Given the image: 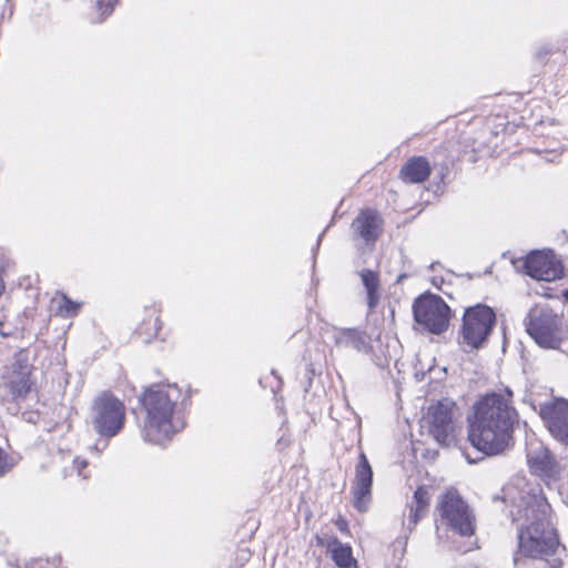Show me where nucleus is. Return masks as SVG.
I'll return each mask as SVG.
<instances>
[{
	"instance_id": "nucleus-33",
	"label": "nucleus",
	"mask_w": 568,
	"mask_h": 568,
	"mask_svg": "<svg viewBox=\"0 0 568 568\" xmlns=\"http://www.w3.org/2000/svg\"><path fill=\"white\" fill-rule=\"evenodd\" d=\"M146 325V323H143L141 326H140V333L142 332V329H144V326Z\"/></svg>"
},
{
	"instance_id": "nucleus-28",
	"label": "nucleus",
	"mask_w": 568,
	"mask_h": 568,
	"mask_svg": "<svg viewBox=\"0 0 568 568\" xmlns=\"http://www.w3.org/2000/svg\"><path fill=\"white\" fill-rule=\"evenodd\" d=\"M432 282L435 286L439 287V283H443V278L433 277Z\"/></svg>"
},
{
	"instance_id": "nucleus-29",
	"label": "nucleus",
	"mask_w": 568,
	"mask_h": 568,
	"mask_svg": "<svg viewBox=\"0 0 568 568\" xmlns=\"http://www.w3.org/2000/svg\"><path fill=\"white\" fill-rule=\"evenodd\" d=\"M8 410H11L12 414H17L19 412L18 408L8 407Z\"/></svg>"
},
{
	"instance_id": "nucleus-21",
	"label": "nucleus",
	"mask_w": 568,
	"mask_h": 568,
	"mask_svg": "<svg viewBox=\"0 0 568 568\" xmlns=\"http://www.w3.org/2000/svg\"><path fill=\"white\" fill-rule=\"evenodd\" d=\"M359 276L367 293L368 308L372 311L376 307L381 297L379 276L376 272L366 268L359 272Z\"/></svg>"
},
{
	"instance_id": "nucleus-8",
	"label": "nucleus",
	"mask_w": 568,
	"mask_h": 568,
	"mask_svg": "<svg viewBox=\"0 0 568 568\" xmlns=\"http://www.w3.org/2000/svg\"><path fill=\"white\" fill-rule=\"evenodd\" d=\"M527 332L544 348L556 349L562 341L561 320L550 308H532L529 312Z\"/></svg>"
},
{
	"instance_id": "nucleus-34",
	"label": "nucleus",
	"mask_w": 568,
	"mask_h": 568,
	"mask_svg": "<svg viewBox=\"0 0 568 568\" xmlns=\"http://www.w3.org/2000/svg\"><path fill=\"white\" fill-rule=\"evenodd\" d=\"M469 463H474L475 460L470 459L468 456H466Z\"/></svg>"
},
{
	"instance_id": "nucleus-1",
	"label": "nucleus",
	"mask_w": 568,
	"mask_h": 568,
	"mask_svg": "<svg viewBox=\"0 0 568 568\" xmlns=\"http://www.w3.org/2000/svg\"><path fill=\"white\" fill-rule=\"evenodd\" d=\"M504 495L511 504L513 520L518 523L514 564L518 566L521 556L531 560V568H562L565 547L559 542L546 498L525 478L508 484Z\"/></svg>"
},
{
	"instance_id": "nucleus-30",
	"label": "nucleus",
	"mask_w": 568,
	"mask_h": 568,
	"mask_svg": "<svg viewBox=\"0 0 568 568\" xmlns=\"http://www.w3.org/2000/svg\"><path fill=\"white\" fill-rule=\"evenodd\" d=\"M323 234H324V232L318 236L317 244H316V248H318V246H320V243H321V240H322Z\"/></svg>"
},
{
	"instance_id": "nucleus-4",
	"label": "nucleus",
	"mask_w": 568,
	"mask_h": 568,
	"mask_svg": "<svg viewBox=\"0 0 568 568\" xmlns=\"http://www.w3.org/2000/svg\"><path fill=\"white\" fill-rule=\"evenodd\" d=\"M126 422V407L124 403L110 392H102L91 404L88 425L98 436V440L90 450L99 455L103 452L111 438L118 436Z\"/></svg>"
},
{
	"instance_id": "nucleus-3",
	"label": "nucleus",
	"mask_w": 568,
	"mask_h": 568,
	"mask_svg": "<svg viewBox=\"0 0 568 568\" xmlns=\"http://www.w3.org/2000/svg\"><path fill=\"white\" fill-rule=\"evenodd\" d=\"M178 390L170 385H152L142 393L139 400L140 434L144 442L163 446L184 427L176 415Z\"/></svg>"
},
{
	"instance_id": "nucleus-18",
	"label": "nucleus",
	"mask_w": 568,
	"mask_h": 568,
	"mask_svg": "<svg viewBox=\"0 0 568 568\" xmlns=\"http://www.w3.org/2000/svg\"><path fill=\"white\" fill-rule=\"evenodd\" d=\"M429 493L426 487H418L414 493L413 500L408 504V514L405 515L404 526L412 531L415 525L424 517L428 510Z\"/></svg>"
},
{
	"instance_id": "nucleus-24",
	"label": "nucleus",
	"mask_w": 568,
	"mask_h": 568,
	"mask_svg": "<svg viewBox=\"0 0 568 568\" xmlns=\"http://www.w3.org/2000/svg\"><path fill=\"white\" fill-rule=\"evenodd\" d=\"M12 262L8 256L4 248L0 247V275L3 278V274L11 267Z\"/></svg>"
},
{
	"instance_id": "nucleus-9",
	"label": "nucleus",
	"mask_w": 568,
	"mask_h": 568,
	"mask_svg": "<svg viewBox=\"0 0 568 568\" xmlns=\"http://www.w3.org/2000/svg\"><path fill=\"white\" fill-rule=\"evenodd\" d=\"M414 318L417 324L433 334H442L449 324V306L442 297L425 294L413 305Z\"/></svg>"
},
{
	"instance_id": "nucleus-10",
	"label": "nucleus",
	"mask_w": 568,
	"mask_h": 568,
	"mask_svg": "<svg viewBox=\"0 0 568 568\" xmlns=\"http://www.w3.org/2000/svg\"><path fill=\"white\" fill-rule=\"evenodd\" d=\"M539 416L550 435L568 447V400L556 398L541 404Z\"/></svg>"
},
{
	"instance_id": "nucleus-22",
	"label": "nucleus",
	"mask_w": 568,
	"mask_h": 568,
	"mask_svg": "<svg viewBox=\"0 0 568 568\" xmlns=\"http://www.w3.org/2000/svg\"><path fill=\"white\" fill-rule=\"evenodd\" d=\"M73 468L77 471V475L81 477L82 479H87L90 476V471L88 468V462L85 459H82L80 457H74L73 459Z\"/></svg>"
},
{
	"instance_id": "nucleus-7",
	"label": "nucleus",
	"mask_w": 568,
	"mask_h": 568,
	"mask_svg": "<svg viewBox=\"0 0 568 568\" xmlns=\"http://www.w3.org/2000/svg\"><path fill=\"white\" fill-rule=\"evenodd\" d=\"M495 321L496 315L491 307L484 304L468 307L465 311L460 331L463 345L470 349L481 347L488 338Z\"/></svg>"
},
{
	"instance_id": "nucleus-27",
	"label": "nucleus",
	"mask_w": 568,
	"mask_h": 568,
	"mask_svg": "<svg viewBox=\"0 0 568 568\" xmlns=\"http://www.w3.org/2000/svg\"><path fill=\"white\" fill-rule=\"evenodd\" d=\"M34 564L39 567V568H44L45 565H49V560H43V559H37L34 561Z\"/></svg>"
},
{
	"instance_id": "nucleus-19",
	"label": "nucleus",
	"mask_w": 568,
	"mask_h": 568,
	"mask_svg": "<svg viewBox=\"0 0 568 568\" xmlns=\"http://www.w3.org/2000/svg\"><path fill=\"white\" fill-rule=\"evenodd\" d=\"M317 545L326 547L331 552L332 560L338 568H349L356 561L352 554V548L342 544L336 537H317Z\"/></svg>"
},
{
	"instance_id": "nucleus-17",
	"label": "nucleus",
	"mask_w": 568,
	"mask_h": 568,
	"mask_svg": "<svg viewBox=\"0 0 568 568\" xmlns=\"http://www.w3.org/2000/svg\"><path fill=\"white\" fill-rule=\"evenodd\" d=\"M430 164L424 156H412L399 171V176L405 183H423L430 175Z\"/></svg>"
},
{
	"instance_id": "nucleus-31",
	"label": "nucleus",
	"mask_w": 568,
	"mask_h": 568,
	"mask_svg": "<svg viewBox=\"0 0 568 568\" xmlns=\"http://www.w3.org/2000/svg\"><path fill=\"white\" fill-rule=\"evenodd\" d=\"M437 265H438V263H432L429 265L430 271H434Z\"/></svg>"
},
{
	"instance_id": "nucleus-6",
	"label": "nucleus",
	"mask_w": 568,
	"mask_h": 568,
	"mask_svg": "<svg viewBox=\"0 0 568 568\" xmlns=\"http://www.w3.org/2000/svg\"><path fill=\"white\" fill-rule=\"evenodd\" d=\"M437 510L442 526L459 536H473L475 517L456 490H447L439 499Z\"/></svg>"
},
{
	"instance_id": "nucleus-20",
	"label": "nucleus",
	"mask_w": 568,
	"mask_h": 568,
	"mask_svg": "<svg viewBox=\"0 0 568 568\" xmlns=\"http://www.w3.org/2000/svg\"><path fill=\"white\" fill-rule=\"evenodd\" d=\"M51 305L54 315L61 318L75 317L82 307V303L72 301L67 294L62 292H57L54 294V296L51 298Z\"/></svg>"
},
{
	"instance_id": "nucleus-13",
	"label": "nucleus",
	"mask_w": 568,
	"mask_h": 568,
	"mask_svg": "<svg viewBox=\"0 0 568 568\" xmlns=\"http://www.w3.org/2000/svg\"><path fill=\"white\" fill-rule=\"evenodd\" d=\"M30 374L29 364L17 362L12 365L8 381L3 385L2 400L6 404L19 403L28 396L31 390Z\"/></svg>"
},
{
	"instance_id": "nucleus-11",
	"label": "nucleus",
	"mask_w": 568,
	"mask_h": 568,
	"mask_svg": "<svg viewBox=\"0 0 568 568\" xmlns=\"http://www.w3.org/2000/svg\"><path fill=\"white\" fill-rule=\"evenodd\" d=\"M525 273L537 281L552 282L560 278L562 267L551 251H534L521 262Z\"/></svg>"
},
{
	"instance_id": "nucleus-5",
	"label": "nucleus",
	"mask_w": 568,
	"mask_h": 568,
	"mask_svg": "<svg viewBox=\"0 0 568 568\" xmlns=\"http://www.w3.org/2000/svg\"><path fill=\"white\" fill-rule=\"evenodd\" d=\"M459 417L456 404L445 398L428 407L424 426L439 445L450 446L462 428Z\"/></svg>"
},
{
	"instance_id": "nucleus-32",
	"label": "nucleus",
	"mask_w": 568,
	"mask_h": 568,
	"mask_svg": "<svg viewBox=\"0 0 568 568\" xmlns=\"http://www.w3.org/2000/svg\"><path fill=\"white\" fill-rule=\"evenodd\" d=\"M564 297H565L566 300H568V290H566V291L564 292Z\"/></svg>"
},
{
	"instance_id": "nucleus-16",
	"label": "nucleus",
	"mask_w": 568,
	"mask_h": 568,
	"mask_svg": "<svg viewBox=\"0 0 568 568\" xmlns=\"http://www.w3.org/2000/svg\"><path fill=\"white\" fill-rule=\"evenodd\" d=\"M351 227L355 240L373 245L383 231V220L381 215H357Z\"/></svg>"
},
{
	"instance_id": "nucleus-12",
	"label": "nucleus",
	"mask_w": 568,
	"mask_h": 568,
	"mask_svg": "<svg viewBox=\"0 0 568 568\" xmlns=\"http://www.w3.org/2000/svg\"><path fill=\"white\" fill-rule=\"evenodd\" d=\"M373 469L366 455L362 452L355 467V477L351 493L354 507L363 513L366 511L372 499Z\"/></svg>"
},
{
	"instance_id": "nucleus-26",
	"label": "nucleus",
	"mask_w": 568,
	"mask_h": 568,
	"mask_svg": "<svg viewBox=\"0 0 568 568\" xmlns=\"http://www.w3.org/2000/svg\"><path fill=\"white\" fill-rule=\"evenodd\" d=\"M11 468V464L8 460L6 452L0 448V476L4 475Z\"/></svg>"
},
{
	"instance_id": "nucleus-2",
	"label": "nucleus",
	"mask_w": 568,
	"mask_h": 568,
	"mask_svg": "<svg viewBox=\"0 0 568 568\" xmlns=\"http://www.w3.org/2000/svg\"><path fill=\"white\" fill-rule=\"evenodd\" d=\"M513 392L490 393L480 397L468 418V439L474 448L484 455L503 453L511 439L513 427L518 413L513 406Z\"/></svg>"
},
{
	"instance_id": "nucleus-23",
	"label": "nucleus",
	"mask_w": 568,
	"mask_h": 568,
	"mask_svg": "<svg viewBox=\"0 0 568 568\" xmlns=\"http://www.w3.org/2000/svg\"><path fill=\"white\" fill-rule=\"evenodd\" d=\"M116 0H99L97 6L98 11L101 12V17L104 18L109 16L112 12Z\"/></svg>"
},
{
	"instance_id": "nucleus-14",
	"label": "nucleus",
	"mask_w": 568,
	"mask_h": 568,
	"mask_svg": "<svg viewBox=\"0 0 568 568\" xmlns=\"http://www.w3.org/2000/svg\"><path fill=\"white\" fill-rule=\"evenodd\" d=\"M334 347L337 349H354L357 353L368 354L372 349L371 338L365 331L334 327L332 331Z\"/></svg>"
},
{
	"instance_id": "nucleus-15",
	"label": "nucleus",
	"mask_w": 568,
	"mask_h": 568,
	"mask_svg": "<svg viewBox=\"0 0 568 568\" xmlns=\"http://www.w3.org/2000/svg\"><path fill=\"white\" fill-rule=\"evenodd\" d=\"M527 460L530 470L539 477L555 479L559 475V465L554 459L550 450L542 445L530 448Z\"/></svg>"
},
{
	"instance_id": "nucleus-25",
	"label": "nucleus",
	"mask_w": 568,
	"mask_h": 568,
	"mask_svg": "<svg viewBox=\"0 0 568 568\" xmlns=\"http://www.w3.org/2000/svg\"><path fill=\"white\" fill-rule=\"evenodd\" d=\"M160 329H161V322H160L159 317L155 316L153 320V323H152V327L150 329L149 328L145 329L146 337L144 341L150 342V339L152 337L156 336V334Z\"/></svg>"
}]
</instances>
